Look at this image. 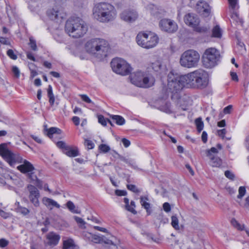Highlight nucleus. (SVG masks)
Here are the masks:
<instances>
[{
  "label": "nucleus",
  "instance_id": "864d4df0",
  "mask_svg": "<svg viewBox=\"0 0 249 249\" xmlns=\"http://www.w3.org/2000/svg\"><path fill=\"white\" fill-rule=\"evenodd\" d=\"M0 215L4 219L8 218L11 216V214L9 213H7L3 210H0Z\"/></svg>",
  "mask_w": 249,
  "mask_h": 249
},
{
  "label": "nucleus",
  "instance_id": "aec40b11",
  "mask_svg": "<svg viewBox=\"0 0 249 249\" xmlns=\"http://www.w3.org/2000/svg\"><path fill=\"white\" fill-rule=\"evenodd\" d=\"M230 6L231 7L233 11L231 12V19L237 23L242 22V19L240 18L238 13L235 11L236 8L237 0H228Z\"/></svg>",
  "mask_w": 249,
  "mask_h": 249
},
{
  "label": "nucleus",
  "instance_id": "423d86ee",
  "mask_svg": "<svg viewBox=\"0 0 249 249\" xmlns=\"http://www.w3.org/2000/svg\"><path fill=\"white\" fill-rule=\"evenodd\" d=\"M136 40L137 44L145 49L155 47L159 42V37L155 33L149 32H140L137 36Z\"/></svg>",
  "mask_w": 249,
  "mask_h": 249
},
{
  "label": "nucleus",
  "instance_id": "473e14b6",
  "mask_svg": "<svg viewBox=\"0 0 249 249\" xmlns=\"http://www.w3.org/2000/svg\"><path fill=\"white\" fill-rule=\"evenodd\" d=\"M171 225L176 230H179V227L178 225V220L177 217L175 215H173L171 217Z\"/></svg>",
  "mask_w": 249,
  "mask_h": 249
},
{
  "label": "nucleus",
  "instance_id": "9b49d317",
  "mask_svg": "<svg viewBox=\"0 0 249 249\" xmlns=\"http://www.w3.org/2000/svg\"><path fill=\"white\" fill-rule=\"evenodd\" d=\"M110 64L113 71L121 75H128L132 71L130 65L125 60L122 58L113 59Z\"/></svg>",
  "mask_w": 249,
  "mask_h": 249
},
{
  "label": "nucleus",
  "instance_id": "0eeeda50",
  "mask_svg": "<svg viewBox=\"0 0 249 249\" xmlns=\"http://www.w3.org/2000/svg\"><path fill=\"white\" fill-rule=\"evenodd\" d=\"M199 59L200 55L197 52L189 50L184 52L181 55L179 63L184 68H194L197 65Z\"/></svg>",
  "mask_w": 249,
  "mask_h": 249
},
{
  "label": "nucleus",
  "instance_id": "de8ad7c7",
  "mask_svg": "<svg viewBox=\"0 0 249 249\" xmlns=\"http://www.w3.org/2000/svg\"><path fill=\"white\" fill-rule=\"evenodd\" d=\"M7 54L10 58H11L13 60H16L17 58V55L14 53V51L11 49H9L7 51Z\"/></svg>",
  "mask_w": 249,
  "mask_h": 249
},
{
  "label": "nucleus",
  "instance_id": "49530a36",
  "mask_svg": "<svg viewBox=\"0 0 249 249\" xmlns=\"http://www.w3.org/2000/svg\"><path fill=\"white\" fill-rule=\"evenodd\" d=\"M29 40V45L30 47L33 50L36 51L37 50V46L36 45V41L32 37H30Z\"/></svg>",
  "mask_w": 249,
  "mask_h": 249
},
{
  "label": "nucleus",
  "instance_id": "6ab92c4d",
  "mask_svg": "<svg viewBox=\"0 0 249 249\" xmlns=\"http://www.w3.org/2000/svg\"><path fill=\"white\" fill-rule=\"evenodd\" d=\"M196 8L198 12L205 17H207L210 12L209 5L204 1H198L196 4Z\"/></svg>",
  "mask_w": 249,
  "mask_h": 249
},
{
  "label": "nucleus",
  "instance_id": "13d9d810",
  "mask_svg": "<svg viewBox=\"0 0 249 249\" xmlns=\"http://www.w3.org/2000/svg\"><path fill=\"white\" fill-rule=\"evenodd\" d=\"M122 142L125 147H128L130 145V142L125 138L122 139Z\"/></svg>",
  "mask_w": 249,
  "mask_h": 249
},
{
  "label": "nucleus",
  "instance_id": "393cba45",
  "mask_svg": "<svg viewBox=\"0 0 249 249\" xmlns=\"http://www.w3.org/2000/svg\"><path fill=\"white\" fill-rule=\"evenodd\" d=\"M150 67L155 71L159 72L161 69L162 65L160 61L156 60L150 64Z\"/></svg>",
  "mask_w": 249,
  "mask_h": 249
},
{
  "label": "nucleus",
  "instance_id": "5fc2aeb1",
  "mask_svg": "<svg viewBox=\"0 0 249 249\" xmlns=\"http://www.w3.org/2000/svg\"><path fill=\"white\" fill-rule=\"evenodd\" d=\"M237 202L240 204V205L245 207V208H249V196L247 197L246 198L245 202L243 203H241L240 201L238 200H237Z\"/></svg>",
  "mask_w": 249,
  "mask_h": 249
},
{
  "label": "nucleus",
  "instance_id": "5701e85b",
  "mask_svg": "<svg viewBox=\"0 0 249 249\" xmlns=\"http://www.w3.org/2000/svg\"><path fill=\"white\" fill-rule=\"evenodd\" d=\"M207 156L210 160V164L213 167H219L222 164L221 160L217 157H215L213 155L211 154H207Z\"/></svg>",
  "mask_w": 249,
  "mask_h": 249
},
{
  "label": "nucleus",
  "instance_id": "58836bf2",
  "mask_svg": "<svg viewBox=\"0 0 249 249\" xmlns=\"http://www.w3.org/2000/svg\"><path fill=\"white\" fill-rule=\"evenodd\" d=\"M135 202L133 201H131L130 202V205L129 206H127V210L131 212L133 214H136L137 211L135 210Z\"/></svg>",
  "mask_w": 249,
  "mask_h": 249
},
{
  "label": "nucleus",
  "instance_id": "bb28decb",
  "mask_svg": "<svg viewBox=\"0 0 249 249\" xmlns=\"http://www.w3.org/2000/svg\"><path fill=\"white\" fill-rule=\"evenodd\" d=\"M66 206L69 210L73 213H80L79 209L76 207L73 203L71 201H69L67 203Z\"/></svg>",
  "mask_w": 249,
  "mask_h": 249
},
{
  "label": "nucleus",
  "instance_id": "a18cd8bd",
  "mask_svg": "<svg viewBox=\"0 0 249 249\" xmlns=\"http://www.w3.org/2000/svg\"><path fill=\"white\" fill-rule=\"evenodd\" d=\"M17 212L21 213L24 215H26L30 213V211L28 209L23 207H19V209L18 210Z\"/></svg>",
  "mask_w": 249,
  "mask_h": 249
},
{
  "label": "nucleus",
  "instance_id": "9d476101",
  "mask_svg": "<svg viewBox=\"0 0 249 249\" xmlns=\"http://www.w3.org/2000/svg\"><path fill=\"white\" fill-rule=\"evenodd\" d=\"M185 24L193 29L197 33L202 34L207 33L210 29L209 26L199 25L200 20L197 15L193 13H188L184 17Z\"/></svg>",
  "mask_w": 249,
  "mask_h": 249
},
{
  "label": "nucleus",
  "instance_id": "c756f323",
  "mask_svg": "<svg viewBox=\"0 0 249 249\" xmlns=\"http://www.w3.org/2000/svg\"><path fill=\"white\" fill-rule=\"evenodd\" d=\"M148 200V199L147 197L146 196H142L141 197V204L142 206L146 210V211L148 212V210H149L150 208V204L148 202H147V201Z\"/></svg>",
  "mask_w": 249,
  "mask_h": 249
},
{
  "label": "nucleus",
  "instance_id": "7ed1b4c3",
  "mask_svg": "<svg viewBox=\"0 0 249 249\" xmlns=\"http://www.w3.org/2000/svg\"><path fill=\"white\" fill-rule=\"evenodd\" d=\"M88 26L80 18H71L66 22L65 30L66 33L73 38L84 36L88 31Z\"/></svg>",
  "mask_w": 249,
  "mask_h": 249
},
{
  "label": "nucleus",
  "instance_id": "2f4dec72",
  "mask_svg": "<svg viewBox=\"0 0 249 249\" xmlns=\"http://www.w3.org/2000/svg\"><path fill=\"white\" fill-rule=\"evenodd\" d=\"M195 124L197 131L199 132H201L203 130L204 127V124L202 121V119L200 117L196 118L195 120Z\"/></svg>",
  "mask_w": 249,
  "mask_h": 249
},
{
  "label": "nucleus",
  "instance_id": "4be33fe9",
  "mask_svg": "<svg viewBox=\"0 0 249 249\" xmlns=\"http://www.w3.org/2000/svg\"><path fill=\"white\" fill-rule=\"evenodd\" d=\"M60 239V236L54 232H50L47 235L46 243L50 246L56 245Z\"/></svg>",
  "mask_w": 249,
  "mask_h": 249
},
{
  "label": "nucleus",
  "instance_id": "c85d7f7f",
  "mask_svg": "<svg viewBox=\"0 0 249 249\" xmlns=\"http://www.w3.org/2000/svg\"><path fill=\"white\" fill-rule=\"evenodd\" d=\"M61 130L56 127H51L48 130L47 135L50 138L53 137V135L61 133Z\"/></svg>",
  "mask_w": 249,
  "mask_h": 249
},
{
  "label": "nucleus",
  "instance_id": "dca6fc26",
  "mask_svg": "<svg viewBox=\"0 0 249 249\" xmlns=\"http://www.w3.org/2000/svg\"><path fill=\"white\" fill-rule=\"evenodd\" d=\"M48 17L53 20H56L64 18L65 14L62 10L57 6L48 9L46 12Z\"/></svg>",
  "mask_w": 249,
  "mask_h": 249
},
{
  "label": "nucleus",
  "instance_id": "e433bc0d",
  "mask_svg": "<svg viewBox=\"0 0 249 249\" xmlns=\"http://www.w3.org/2000/svg\"><path fill=\"white\" fill-rule=\"evenodd\" d=\"M82 235L85 240L91 242L93 234L88 231H84Z\"/></svg>",
  "mask_w": 249,
  "mask_h": 249
},
{
  "label": "nucleus",
  "instance_id": "f3484780",
  "mask_svg": "<svg viewBox=\"0 0 249 249\" xmlns=\"http://www.w3.org/2000/svg\"><path fill=\"white\" fill-rule=\"evenodd\" d=\"M145 8L153 17L160 18L163 17L165 13V11L160 7H158L153 4H148Z\"/></svg>",
  "mask_w": 249,
  "mask_h": 249
},
{
  "label": "nucleus",
  "instance_id": "f704fd0d",
  "mask_svg": "<svg viewBox=\"0 0 249 249\" xmlns=\"http://www.w3.org/2000/svg\"><path fill=\"white\" fill-rule=\"evenodd\" d=\"M98 122L103 126H106L108 122L111 125H112L111 121L109 120H106L105 117L102 115H99L98 116Z\"/></svg>",
  "mask_w": 249,
  "mask_h": 249
},
{
  "label": "nucleus",
  "instance_id": "6e6d98bb",
  "mask_svg": "<svg viewBox=\"0 0 249 249\" xmlns=\"http://www.w3.org/2000/svg\"><path fill=\"white\" fill-rule=\"evenodd\" d=\"M231 224L235 228L239 230H242V226L235 219L231 220Z\"/></svg>",
  "mask_w": 249,
  "mask_h": 249
},
{
  "label": "nucleus",
  "instance_id": "4c0bfd02",
  "mask_svg": "<svg viewBox=\"0 0 249 249\" xmlns=\"http://www.w3.org/2000/svg\"><path fill=\"white\" fill-rule=\"evenodd\" d=\"M54 39L58 43H62L64 42V39L63 36L59 33H56L54 35Z\"/></svg>",
  "mask_w": 249,
  "mask_h": 249
},
{
  "label": "nucleus",
  "instance_id": "2eb2a0df",
  "mask_svg": "<svg viewBox=\"0 0 249 249\" xmlns=\"http://www.w3.org/2000/svg\"><path fill=\"white\" fill-rule=\"evenodd\" d=\"M28 189L29 192V198L30 202L35 207H38L40 205L39 201L40 193L38 190L37 188L32 185H28Z\"/></svg>",
  "mask_w": 249,
  "mask_h": 249
},
{
  "label": "nucleus",
  "instance_id": "a878e982",
  "mask_svg": "<svg viewBox=\"0 0 249 249\" xmlns=\"http://www.w3.org/2000/svg\"><path fill=\"white\" fill-rule=\"evenodd\" d=\"M110 118L114 121L115 123L120 125H122L124 124L125 120L124 119L119 115H112L110 116Z\"/></svg>",
  "mask_w": 249,
  "mask_h": 249
},
{
  "label": "nucleus",
  "instance_id": "4d7b16f0",
  "mask_svg": "<svg viewBox=\"0 0 249 249\" xmlns=\"http://www.w3.org/2000/svg\"><path fill=\"white\" fill-rule=\"evenodd\" d=\"M163 209L165 212L167 213L171 211V207L169 203L168 202H165L163 204Z\"/></svg>",
  "mask_w": 249,
  "mask_h": 249
},
{
  "label": "nucleus",
  "instance_id": "8fccbe9b",
  "mask_svg": "<svg viewBox=\"0 0 249 249\" xmlns=\"http://www.w3.org/2000/svg\"><path fill=\"white\" fill-rule=\"evenodd\" d=\"M127 188L134 193H139L140 191L136 186L133 184H127Z\"/></svg>",
  "mask_w": 249,
  "mask_h": 249
},
{
  "label": "nucleus",
  "instance_id": "ea45409f",
  "mask_svg": "<svg viewBox=\"0 0 249 249\" xmlns=\"http://www.w3.org/2000/svg\"><path fill=\"white\" fill-rule=\"evenodd\" d=\"M28 177L33 181H36L37 182H39V180L38 179L36 175L35 174V171L29 172L28 173Z\"/></svg>",
  "mask_w": 249,
  "mask_h": 249
},
{
  "label": "nucleus",
  "instance_id": "603ef678",
  "mask_svg": "<svg viewBox=\"0 0 249 249\" xmlns=\"http://www.w3.org/2000/svg\"><path fill=\"white\" fill-rule=\"evenodd\" d=\"M80 96L81 97V99L87 103H93L92 102V101L90 99V98L86 94H81L80 95Z\"/></svg>",
  "mask_w": 249,
  "mask_h": 249
},
{
  "label": "nucleus",
  "instance_id": "bf43d9fd",
  "mask_svg": "<svg viewBox=\"0 0 249 249\" xmlns=\"http://www.w3.org/2000/svg\"><path fill=\"white\" fill-rule=\"evenodd\" d=\"M232 108V106L231 105H229L224 108L223 112L225 114H229L230 113Z\"/></svg>",
  "mask_w": 249,
  "mask_h": 249
},
{
  "label": "nucleus",
  "instance_id": "c9c22d12",
  "mask_svg": "<svg viewBox=\"0 0 249 249\" xmlns=\"http://www.w3.org/2000/svg\"><path fill=\"white\" fill-rule=\"evenodd\" d=\"M56 145L58 148L61 149L63 153L65 152V149L69 146V145H67L66 143L63 141L58 142L56 143Z\"/></svg>",
  "mask_w": 249,
  "mask_h": 249
},
{
  "label": "nucleus",
  "instance_id": "09e8293b",
  "mask_svg": "<svg viewBox=\"0 0 249 249\" xmlns=\"http://www.w3.org/2000/svg\"><path fill=\"white\" fill-rule=\"evenodd\" d=\"M84 144L89 149L93 148L94 144L91 141L89 140H85Z\"/></svg>",
  "mask_w": 249,
  "mask_h": 249
},
{
  "label": "nucleus",
  "instance_id": "20e7f679",
  "mask_svg": "<svg viewBox=\"0 0 249 249\" xmlns=\"http://www.w3.org/2000/svg\"><path fill=\"white\" fill-rule=\"evenodd\" d=\"M187 88L206 87L209 81L208 73L202 69H198L184 75Z\"/></svg>",
  "mask_w": 249,
  "mask_h": 249
},
{
  "label": "nucleus",
  "instance_id": "052dcab7",
  "mask_svg": "<svg viewBox=\"0 0 249 249\" xmlns=\"http://www.w3.org/2000/svg\"><path fill=\"white\" fill-rule=\"evenodd\" d=\"M115 194L118 196H125L126 195V192L124 190H117L115 191Z\"/></svg>",
  "mask_w": 249,
  "mask_h": 249
},
{
  "label": "nucleus",
  "instance_id": "774afa93",
  "mask_svg": "<svg viewBox=\"0 0 249 249\" xmlns=\"http://www.w3.org/2000/svg\"><path fill=\"white\" fill-rule=\"evenodd\" d=\"M30 70L31 72L30 77L32 78H33L34 77L37 75V72L36 70L32 69L31 68H30Z\"/></svg>",
  "mask_w": 249,
  "mask_h": 249
},
{
  "label": "nucleus",
  "instance_id": "f257e3e1",
  "mask_svg": "<svg viewBox=\"0 0 249 249\" xmlns=\"http://www.w3.org/2000/svg\"><path fill=\"white\" fill-rule=\"evenodd\" d=\"M93 18L102 23L113 21L116 17L117 11L111 4L102 2L96 3L92 9Z\"/></svg>",
  "mask_w": 249,
  "mask_h": 249
},
{
  "label": "nucleus",
  "instance_id": "1a4fd4ad",
  "mask_svg": "<svg viewBox=\"0 0 249 249\" xmlns=\"http://www.w3.org/2000/svg\"><path fill=\"white\" fill-rule=\"evenodd\" d=\"M131 81L137 87L147 88L154 84L155 79L152 76H146L142 71H137L132 75Z\"/></svg>",
  "mask_w": 249,
  "mask_h": 249
},
{
  "label": "nucleus",
  "instance_id": "f03ea898",
  "mask_svg": "<svg viewBox=\"0 0 249 249\" xmlns=\"http://www.w3.org/2000/svg\"><path fill=\"white\" fill-rule=\"evenodd\" d=\"M85 49L87 53L94 57L102 59L107 56L109 47L108 42L106 40L95 38L87 42Z\"/></svg>",
  "mask_w": 249,
  "mask_h": 249
},
{
  "label": "nucleus",
  "instance_id": "72a5a7b5",
  "mask_svg": "<svg viewBox=\"0 0 249 249\" xmlns=\"http://www.w3.org/2000/svg\"><path fill=\"white\" fill-rule=\"evenodd\" d=\"M73 218L80 228L83 229H85L86 228V222L82 218L77 216H74Z\"/></svg>",
  "mask_w": 249,
  "mask_h": 249
},
{
  "label": "nucleus",
  "instance_id": "7c9ffc66",
  "mask_svg": "<svg viewBox=\"0 0 249 249\" xmlns=\"http://www.w3.org/2000/svg\"><path fill=\"white\" fill-rule=\"evenodd\" d=\"M75 248L73 241L68 239L63 242V249H73Z\"/></svg>",
  "mask_w": 249,
  "mask_h": 249
},
{
  "label": "nucleus",
  "instance_id": "cd10ccee",
  "mask_svg": "<svg viewBox=\"0 0 249 249\" xmlns=\"http://www.w3.org/2000/svg\"><path fill=\"white\" fill-rule=\"evenodd\" d=\"M222 33V30L218 25L215 26L212 30V36L214 37L221 38Z\"/></svg>",
  "mask_w": 249,
  "mask_h": 249
},
{
  "label": "nucleus",
  "instance_id": "37998d69",
  "mask_svg": "<svg viewBox=\"0 0 249 249\" xmlns=\"http://www.w3.org/2000/svg\"><path fill=\"white\" fill-rule=\"evenodd\" d=\"M12 72L13 73L14 76L17 78H18L20 76V71L19 69L16 66H14L12 67Z\"/></svg>",
  "mask_w": 249,
  "mask_h": 249
},
{
  "label": "nucleus",
  "instance_id": "680f3d73",
  "mask_svg": "<svg viewBox=\"0 0 249 249\" xmlns=\"http://www.w3.org/2000/svg\"><path fill=\"white\" fill-rule=\"evenodd\" d=\"M217 133L220 137H221L223 138L226 133V130L225 128L219 130L217 131Z\"/></svg>",
  "mask_w": 249,
  "mask_h": 249
},
{
  "label": "nucleus",
  "instance_id": "69168bd1",
  "mask_svg": "<svg viewBox=\"0 0 249 249\" xmlns=\"http://www.w3.org/2000/svg\"><path fill=\"white\" fill-rule=\"evenodd\" d=\"M8 241L4 239H0V247L3 248L8 245Z\"/></svg>",
  "mask_w": 249,
  "mask_h": 249
},
{
  "label": "nucleus",
  "instance_id": "a19ab883",
  "mask_svg": "<svg viewBox=\"0 0 249 249\" xmlns=\"http://www.w3.org/2000/svg\"><path fill=\"white\" fill-rule=\"evenodd\" d=\"M245 188L243 186L240 187L238 190V195L237 196V199H241L245 195Z\"/></svg>",
  "mask_w": 249,
  "mask_h": 249
},
{
  "label": "nucleus",
  "instance_id": "79ce46f5",
  "mask_svg": "<svg viewBox=\"0 0 249 249\" xmlns=\"http://www.w3.org/2000/svg\"><path fill=\"white\" fill-rule=\"evenodd\" d=\"M99 149L100 150V151L103 153H107L108 152L110 148L109 146L105 144H101L99 146Z\"/></svg>",
  "mask_w": 249,
  "mask_h": 249
},
{
  "label": "nucleus",
  "instance_id": "e2e57ef3",
  "mask_svg": "<svg viewBox=\"0 0 249 249\" xmlns=\"http://www.w3.org/2000/svg\"><path fill=\"white\" fill-rule=\"evenodd\" d=\"M26 55H27V57L29 59H30L33 61H36V59L35 56H34L33 54L31 52H27L26 53Z\"/></svg>",
  "mask_w": 249,
  "mask_h": 249
},
{
  "label": "nucleus",
  "instance_id": "ddd939ff",
  "mask_svg": "<svg viewBox=\"0 0 249 249\" xmlns=\"http://www.w3.org/2000/svg\"><path fill=\"white\" fill-rule=\"evenodd\" d=\"M159 26L161 30L169 33H175L178 29L176 22L170 19H161L160 21Z\"/></svg>",
  "mask_w": 249,
  "mask_h": 249
},
{
  "label": "nucleus",
  "instance_id": "338daca9",
  "mask_svg": "<svg viewBox=\"0 0 249 249\" xmlns=\"http://www.w3.org/2000/svg\"><path fill=\"white\" fill-rule=\"evenodd\" d=\"M47 94L48 97L54 95L53 92L52 87L50 85H49L48 88L47 89Z\"/></svg>",
  "mask_w": 249,
  "mask_h": 249
},
{
  "label": "nucleus",
  "instance_id": "f8f14e48",
  "mask_svg": "<svg viewBox=\"0 0 249 249\" xmlns=\"http://www.w3.org/2000/svg\"><path fill=\"white\" fill-rule=\"evenodd\" d=\"M0 155L12 167L16 163L22 161V157L18 154L14 153L9 150L5 143L0 144Z\"/></svg>",
  "mask_w": 249,
  "mask_h": 249
},
{
  "label": "nucleus",
  "instance_id": "a211bd4d",
  "mask_svg": "<svg viewBox=\"0 0 249 249\" xmlns=\"http://www.w3.org/2000/svg\"><path fill=\"white\" fill-rule=\"evenodd\" d=\"M19 163H21V164L17 167V169L23 174H27L36 170L31 162L23 159H22V161L19 162Z\"/></svg>",
  "mask_w": 249,
  "mask_h": 249
},
{
  "label": "nucleus",
  "instance_id": "4468645a",
  "mask_svg": "<svg viewBox=\"0 0 249 249\" xmlns=\"http://www.w3.org/2000/svg\"><path fill=\"white\" fill-rule=\"evenodd\" d=\"M138 12L135 10L126 9L120 14L121 20L128 23H132L138 18Z\"/></svg>",
  "mask_w": 249,
  "mask_h": 249
},
{
  "label": "nucleus",
  "instance_id": "412c9836",
  "mask_svg": "<svg viewBox=\"0 0 249 249\" xmlns=\"http://www.w3.org/2000/svg\"><path fill=\"white\" fill-rule=\"evenodd\" d=\"M42 203L49 210H52L54 207L59 208L60 205L55 200L48 198L43 197L42 199Z\"/></svg>",
  "mask_w": 249,
  "mask_h": 249
},
{
  "label": "nucleus",
  "instance_id": "b1692460",
  "mask_svg": "<svg viewBox=\"0 0 249 249\" xmlns=\"http://www.w3.org/2000/svg\"><path fill=\"white\" fill-rule=\"evenodd\" d=\"M64 154L69 157H75L79 155V151L77 147H72L69 145L68 148L65 149Z\"/></svg>",
  "mask_w": 249,
  "mask_h": 249
},
{
  "label": "nucleus",
  "instance_id": "6e6552de",
  "mask_svg": "<svg viewBox=\"0 0 249 249\" xmlns=\"http://www.w3.org/2000/svg\"><path fill=\"white\" fill-rule=\"evenodd\" d=\"M220 58L218 50L215 48H208L202 55L203 64L207 68H213L217 65Z\"/></svg>",
  "mask_w": 249,
  "mask_h": 249
},
{
  "label": "nucleus",
  "instance_id": "0e129e2a",
  "mask_svg": "<svg viewBox=\"0 0 249 249\" xmlns=\"http://www.w3.org/2000/svg\"><path fill=\"white\" fill-rule=\"evenodd\" d=\"M72 121L76 125H78L80 123V118L77 116H74L72 118Z\"/></svg>",
  "mask_w": 249,
  "mask_h": 249
},
{
  "label": "nucleus",
  "instance_id": "3c124183",
  "mask_svg": "<svg viewBox=\"0 0 249 249\" xmlns=\"http://www.w3.org/2000/svg\"><path fill=\"white\" fill-rule=\"evenodd\" d=\"M225 176L226 178L231 180H233L234 178V175L229 170H227L225 172Z\"/></svg>",
  "mask_w": 249,
  "mask_h": 249
},
{
  "label": "nucleus",
  "instance_id": "c03bdc74",
  "mask_svg": "<svg viewBox=\"0 0 249 249\" xmlns=\"http://www.w3.org/2000/svg\"><path fill=\"white\" fill-rule=\"evenodd\" d=\"M103 241V238L97 235L93 234L91 242L95 243H100Z\"/></svg>",
  "mask_w": 249,
  "mask_h": 249
},
{
  "label": "nucleus",
  "instance_id": "39448f33",
  "mask_svg": "<svg viewBox=\"0 0 249 249\" xmlns=\"http://www.w3.org/2000/svg\"><path fill=\"white\" fill-rule=\"evenodd\" d=\"M167 90L176 98L178 94L185 87H187L184 75H179L173 71H170L167 76ZM173 98V96H172Z\"/></svg>",
  "mask_w": 249,
  "mask_h": 249
}]
</instances>
